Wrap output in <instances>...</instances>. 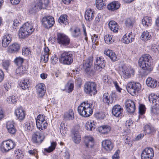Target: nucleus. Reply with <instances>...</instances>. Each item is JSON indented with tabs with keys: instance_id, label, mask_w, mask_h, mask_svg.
Segmentation results:
<instances>
[{
	"instance_id": "f257e3e1",
	"label": "nucleus",
	"mask_w": 159,
	"mask_h": 159,
	"mask_svg": "<svg viewBox=\"0 0 159 159\" xmlns=\"http://www.w3.org/2000/svg\"><path fill=\"white\" fill-rule=\"evenodd\" d=\"M152 61V58L148 54L143 55L139 59V66L144 70V75H147L152 70L151 66Z\"/></svg>"
},
{
	"instance_id": "f03ea898",
	"label": "nucleus",
	"mask_w": 159,
	"mask_h": 159,
	"mask_svg": "<svg viewBox=\"0 0 159 159\" xmlns=\"http://www.w3.org/2000/svg\"><path fill=\"white\" fill-rule=\"evenodd\" d=\"M92 104L88 101L82 103L78 107L77 110L79 113L82 116L87 117L93 113Z\"/></svg>"
},
{
	"instance_id": "7ed1b4c3",
	"label": "nucleus",
	"mask_w": 159,
	"mask_h": 159,
	"mask_svg": "<svg viewBox=\"0 0 159 159\" xmlns=\"http://www.w3.org/2000/svg\"><path fill=\"white\" fill-rule=\"evenodd\" d=\"M34 31V29L32 24L29 23L28 22L23 25L20 28L19 36L21 39H24L31 34Z\"/></svg>"
},
{
	"instance_id": "20e7f679",
	"label": "nucleus",
	"mask_w": 159,
	"mask_h": 159,
	"mask_svg": "<svg viewBox=\"0 0 159 159\" xmlns=\"http://www.w3.org/2000/svg\"><path fill=\"white\" fill-rule=\"evenodd\" d=\"M48 0H40L33 4L30 8L29 12L31 14L35 13L42 9H44L48 5Z\"/></svg>"
},
{
	"instance_id": "39448f33",
	"label": "nucleus",
	"mask_w": 159,
	"mask_h": 159,
	"mask_svg": "<svg viewBox=\"0 0 159 159\" xmlns=\"http://www.w3.org/2000/svg\"><path fill=\"white\" fill-rule=\"evenodd\" d=\"M16 145L15 142L11 140L4 141L0 144V151L3 153H7L14 149Z\"/></svg>"
},
{
	"instance_id": "423d86ee",
	"label": "nucleus",
	"mask_w": 159,
	"mask_h": 159,
	"mask_svg": "<svg viewBox=\"0 0 159 159\" xmlns=\"http://www.w3.org/2000/svg\"><path fill=\"white\" fill-rule=\"evenodd\" d=\"M60 62L64 65H70L73 61V54L70 52H62L59 59Z\"/></svg>"
},
{
	"instance_id": "0eeeda50",
	"label": "nucleus",
	"mask_w": 159,
	"mask_h": 159,
	"mask_svg": "<svg viewBox=\"0 0 159 159\" xmlns=\"http://www.w3.org/2000/svg\"><path fill=\"white\" fill-rule=\"evenodd\" d=\"M46 117L44 115L39 114L36 119V125L37 128L40 130H43L47 128L48 125Z\"/></svg>"
},
{
	"instance_id": "6e6552de",
	"label": "nucleus",
	"mask_w": 159,
	"mask_h": 159,
	"mask_svg": "<svg viewBox=\"0 0 159 159\" xmlns=\"http://www.w3.org/2000/svg\"><path fill=\"white\" fill-rule=\"evenodd\" d=\"M97 85L95 83L88 82L86 83L84 85V91L86 93L92 96L96 93Z\"/></svg>"
},
{
	"instance_id": "1a4fd4ad",
	"label": "nucleus",
	"mask_w": 159,
	"mask_h": 159,
	"mask_svg": "<svg viewBox=\"0 0 159 159\" xmlns=\"http://www.w3.org/2000/svg\"><path fill=\"white\" fill-rule=\"evenodd\" d=\"M120 74L121 76L125 79H128L134 75V71L131 67H127L124 66L120 69Z\"/></svg>"
},
{
	"instance_id": "9d476101",
	"label": "nucleus",
	"mask_w": 159,
	"mask_h": 159,
	"mask_svg": "<svg viewBox=\"0 0 159 159\" xmlns=\"http://www.w3.org/2000/svg\"><path fill=\"white\" fill-rule=\"evenodd\" d=\"M57 39V42L63 46L68 45L70 42V39L68 36L63 33H58Z\"/></svg>"
},
{
	"instance_id": "9b49d317",
	"label": "nucleus",
	"mask_w": 159,
	"mask_h": 159,
	"mask_svg": "<svg viewBox=\"0 0 159 159\" xmlns=\"http://www.w3.org/2000/svg\"><path fill=\"white\" fill-rule=\"evenodd\" d=\"M106 61L103 57H97L96 59L94 68L98 71H101L105 66Z\"/></svg>"
},
{
	"instance_id": "f8f14e48",
	"label": "nucleus",
	"mask_w": 159,
	"mask_h": 159,
	"mask_svg": "<svg viewBox=\"0 0 159 159\" xmlns=\"http://www.w3.org/2000/svg\"><path fill=\"white\" fill-rule=\"evenodd\" d=\"M149 101L152 102L153 105V107L152 108V111L154 112V109H159V97L157 95L154 94H151L148 96Z\"/></svg>"
},
{
	"instance_id": "ddd939ff",
	"label": "nucleus",
	"mask_w": 159,
	"mask_h": 159,
	"mask_svg": "<svg viewBox=\"0 0 159 159\" xmlns=\"http://www.w3.org/2000/svg\"><path fill=\"white\" fill-rule=\"evenodd\" d=\"M153 156V150L152 148H145L141 154L142 159H151Z\"/></svg>"
},
{
	"instance_id": "4468645a",
	"label": "nucleus",
	"mask_w": 159,
	"mask_h": 159,
	"mask_svg": "<svg viewBox=\"0 0 159 159\" xmlns=\"http://www.w3.org/2000/svg\"><path fill=\"white\" fill-rule=\"evenodd\" d=\"M44 139V136L40 132L36 131L32 135V141L34 143L39 144L42 143Z\"/></svg>"
},
{
	"instance_id": "2eb2a0df",
	"label": "nucleus",
	"mask_w": 159,
	"mask_h": 159,
	"mask_svg": "<svg viewBox=\"0 0 159 159\" xmlns=\"http://www.w3.org/2000/svg\"><path fill=\"white\" fill-rule=\"evenodd\" d=\"M43 26L47 28L52 27L55 23L54 18L51 16L44 17L42 19Z\"/></svg>"
},
{
	"instance_id": "dca6fc26",
	"label": "nucleus",
	"mask_w": 159,
	"mask_h": 159,
	"mask_svg": "<svg viewBox=\"0 0 159 159\" xmlns=\"http://www.w3.org/2000/svg\"><path fill=\"white\" fill-rule=\"evenodd\" d=\"M84 143L86 147L88 148L90 152L93 150L94 142L93 138L91 136H85L84 139Z\"/></svg>"
},
{
	"instance_id": "f3484780",
	"label": "nucleus",
	"mask_w": 159,
	"mask_h": 159,
	"mask_svg": "<svg viewBox=\"0 0 159 159\" xmlns=\"http://www.w3.org/2000/svg\"><path fill=\"white\" fill-rule=\"evenodd\" d=\"M123 111V108L120 105H116L112 107V113L115 117H119L122 116Z\"/></svg>"
},
{
	"instance_id": "a211bd4d",
	"label": "nucleus",
	"mask_w": 159,
	"mask_h": 159,
	"mask_svg": "<svg viewBox=\"0 0 159 159\" xmlns=\"http://www.w3.org/2000/svg\"><path fill=\"white\" fill-rule=\"evenodd\" d=\"M36 88L39 97L40 98L43 97L46 92L45 85L42 83H39L37 85Z\"/></svg>"
},
{
	"instance_id": "6ab92c4d",
	"label": "nucleus",
	"mask_w": 159,
	"mask_h": 159,
	"mask_svg": "<svg viewBox=\"0 0 159 159\" xmlns=\"http://www.w3.org/2000/svg\"><path fill=\"white\" fill-rule=\"evenodd\" d=\"M125 106L127 111L129 113L134 112L135 110V103L131 100H127L125 102Z\"/></svg>"
},
{
	"instance_id": "aec40b11",
	"label": "nucleus",
	"mask_w": 159,
	"mask_h": 159,
	"mask_svg": "<svg viewBox=\"0 0 159 159\" xmlns=\"http://www.w3.org/2000/svg\"><path fill=\"white\" fill-rule=\"evenodd\" d=\"M93 60L92 57H89L85 61H84L83 63V68L86 72H89L90 70V68L93 65Z\"/></svg>"
},
{
	"instance_id": "412c9836",
	"label": "nucleus",
	"mask_w": 159,
	"mask_h": 159,
	"mask_svg": "<svg viewBox=\"0 0 159 159\" xmlns=\"http://www.w3.org/2000/svg\"><path fill=\"white\" fill-rule=\"evenodd\" d=\"M20 48V46L17 43H14L10 45L8 48V52L10 53H13L18 51Z\"/></svg>"
},
{
	"instance_id": "4be33fe9",
	"label": "nucleus",
	"mask_w": 159,
	"mask_h": 159,
	"mask_svg": "<svg viewBox=\"0 0 159 159\" xmlns=\"http://www.w3.org/2000/svg\"><path fill=\"white\" fill-rule=\"evenodd\" d=\"M15 113L17 118L19 120H22L24 119L25 114L22 108L20 107L16 109Z\"/></svg>"
},
{
	"instance_id": "5701e85b",
	"label": "nucleus",
	"mask_w": 159,
	"mask_h": 159,
	"mask_svg": "<svg viewBox=\"0 0 159 159\" xmlns=\"http://www.w3.org/2000/svg\"><path fill=\"white\" fill-rule=\"evenodd\" d=\"M103 147L107 151H110L113 149V145L111 141L109 140H106L102 142Z\"/></svg>"
},
{
	"instance_id": "b1692460",
	"label": "nucleus",
	"mask_w": 159,
	"mask_h": 159,
	"mask_svg": "<svg viewBox=\"0 0 159 159\" xmlns=\"http://www.w3.org/2000/svg\"><path fill=\"white\" fill-rule=\"evenodd\" d=\"M11 35L6 34L3 36L2 40V46L4 48L7 47L11 43Z\"/></svg>"
},
{
	"instance_id": "393cba45",
	"label": "nucleus",
	"mask_w": 159,
	"mask_h": 159,
	"mask_svg": "<svg viewBox=\"0 0 159 159\" xmlns=\"http://www.w3.org/2000/svg\"><path fill=\"white\" fill-rule=\"evenodd\" d=\"M94 17V11L91 9H88L85 11V19L90 21L93 20Z\"/></svg>"
},
{
	"instance_id": "a878e982",
	"label": "nucleus",
	"mask_w": 159,
	"mask_h": 159,
	"mask_svg": "<svg viewBox=\"0 0 159 159\" xmlns=\"http://www.w3.org/2000/svg\"><path fill=\"white\" fill-rule=\"evenodd\" d=\"M120 7V3L118 2L113 1L107 6V9L111 11H114L118 9Z\"/></svg>"
},
{
	"instance_id": "bb28decb",
	"label": "nucleus",
	"mask_w": 159,
	"mask_h": 159,
	"mask_svg": "<svg viewBox=\"0 0 159 159\" xmlns=\"http://www.w3.org/2000/svg\"><path fill=\"white\" fill-rule=\"evenodd\" d=\"M14 123L12 121H9L7 124L6 127L8 132L11 134H14L16 130L14 125Z\"/></svg>"
},
{
	"instance_id": "cd10ccee",
	"label": "nucleus",
	"mask_w": 159,
	"mask_h": 159,
	"mask_svg": "<svg viewBox=\"0 0 159 159\" xmlns=\"http://www.w3.org/2000/svg\"><path fill=\"white\" fill-rule=\"evenodd\" d=\"M102 98L103 102L108 104H111L114 102V98L111 96H110L108 93H104Z\"/></svg>"
},
{
	"instance_id": "c85d7f7f",
	"label": "nucleus",
	"mask_w": 159,
	"mask_h": 159,
	"mask_svg": "<svg viewBox=\"0 0 159 159\" xmlns=\"http://www.w3.org/2000/svg\"><path fill=\"white\" fill-rule=\"evenodd\" d=\"M49 50L48 47H45L44 48V51L42 53V55L41 56V59L43 60L45 63L48 61V60L49 55Z\"/></svg>"
},
{
	"instance_id": "c756f323",
	"label": "nucleus",
	"mask_w": 159,
	"mask_h": 159,
	"mask_svg": "<svg viewBox=\"0 0 159 159\" xmlns=\"http://www.w3.org/2000/svg\"><path fill=\"white\" fill-rule=\"evenodd\" d=\"M30 82L27 79H24L20 81L19 85L20 87L23 90L28 89L30 85Z\"/></svg>"
},
{
	"instance_id": "7c9ffc66",
	"label": "nucleus",
	"mask_w": 159,
	"mask_h": 159,
	"mask_svg": "<svg viewBox=\"0 0 159 159\" xmlns=\"http://www.w3.org/2000/svg\"><path fill=\"white\" fill-rule=\"evenodd\" d=\"M108 25L110 29L113 32L115 33L118 32L119 26L115 21H110Z\"/></svg>"
},
{
	"instance_id": "2f4dec72",
	"label": "nucleus",
	"mask_w": 159,
	"mask_h": 159,
	"mask_svg": "<svg viewBox=\"0 0 159 159\" xmlns=\"http://www.w3.org/2000/svg\"><path fill=\"white\" fill-rule=\"evenodd\" d=\"M157 81L151 77H149L146 80L147 86L152 88H155L157 85Z\"/></svg>"
},
{
	"instance_id": "473e14b6",
	"label": "nucleus",
	"mask_w": 159,
	"mask_h": 159,
	"mask_svg": "<svg viewBox=\"0 0 159 159\" xmlns=\"http://www.w3.org/2000/svg\"><path fill=\"white\" fill-rule=\"evenodd\" d=\"M68 16L66 15H61L58 19V22L62 25L65 26L68 24Z\"/></svg>"
},
{
	"instance_id": "72a5a7b5",
	"label": "nucleus",
	"mask_w": 159,
	"mask_h": 159,
	"mask_svg": "<svg viewBox=\"0 0 159 159\" xmlns=\"http://www.w3.org/2000/svg\"><path fill=\"white\" fill-rule=\"evenodd\" d=\"M64 119L65 120H71L74 119L73 111L72 109H70L69 111L66 112L64 114Z\"/></svg>"
},
{
	"instance_id": "f704fd0d",
	"label": "nucleus",
	"mask_w": 159,
	"mask_h": 159,
	"mask_svg": "<svg viewBox=\"0 0 159 159\" xmlns=\"http://www.w3.org/2000/svg\"><path fill=\"white\" fill-rule=\"evenodd\" d=\"M144 128V131L148 134H152L155 133L156 131L154 127L151 125H146Z\"/></svg>"
},
{
	"instance_id": "c9c22d12",
	"label": "nucleus",
	"mask_w": 159,
	"mask_h": 159,
	"mask_svg": "<svg viewBox=\"0 0 159 159\" xmlns=\"http://www.w3.org/2000/svg\"><path fill=\"white\" fill-rule=\"evenodd\" d=\"M152 21L151 17L145 16L142 19V23L144 26L148 27L151 25Z\"/></svg>"
},
{
	"instance_id": "e433bc0d",
	"label": "nucleus",
	"mask_w": 159,
	"mask_h": 159,
	"mask_svg": "<svg viewBox=\"0 0 159 159\" xmlns=\"http://www.w3.org/2000/svg\"><path fill=\"white\" fill-rule=\"evenodd\" d=\"M26 70V69L25 67L22 66H20L16 69V75L18 76H21L25 73Z\"/></svg>"
},
{
	"instance_id": "4c0bfd02",
	"label": "nucleus",
	"mask_w": 159,
	"mask_h": 159,
	"mask_svg": "<svg viewBox=\"0 0 159 159\" xmlns=\"http://www.w3.org/2000/svg\"><path fill=\"white\" fill-rule=\"evenodd\" d=\"M110 127L108 125H103L100 126L98 129V131L102 134H105L110 132Z\"/></svg>"
},
{
	"instance_id": "58836bf2",
	"label": "nucleus",
	"mask_w": 159,
	"mask_h": 159,
	"mask_svg": "<svg viewBox=\"0 0 159 159\" xmlns=\"http://www.w3.org/2000/svg\"><path fill=\"white\" fill-rule=\"evenodd\" d=\"M104 53L108 56L111 60L113 61H115L117 60V57L115 53L111 50H108L107 51H104Z\"/></svg>"
},
{
	"instance_id": "ea45409f",
	"label": "nucleus",
	"mask_w": 159,
	"mask_h": 159,
	"mask_svg": "<svg viewBox=\"0 0 159 159\" xmlns=\"http://www.w3.org/2000/svg\"><path fill=\"white\" fill-rule=\"evenodd\" d=\"M151 38V35L147 31H143L141 36V39L144 41L150 40Z\"/></svg>"
},
{
	"instance_id": "a19ab883",
	"label": "nucleus",
	"mask_w": 159,
	"mask_h": 159,
	"mask_svg": "<svg viewBox=\"0 0 159 159\" xmlns=\"http://www.w3.org/2000/svg\"><path fill=\"white\" fill-rule=\"evenodd\" d=\"M74 136L72 137V139L76 143H79L81 141V137L78 131H75L74 133Z\"/></svg>"
},
{
	"instance_id": "79ce46f5",
	"label": "nucleus",
	"mask_w": 159,
	"mask_h": 159,
	"mask_svg": "<svg viewBox=\"0 0 159 159\" xmlns=\"http://www.w3.org/2000/svg\"><path fill=\"white\" fill-rule=\"evenodd\" d=\"M66 126L67 125H66L64 122H62L61 124L60 130L61 133L63 136L67 133L68 130Z\"/></svg>"
},
{
	"instance_id": "37998d69",
	"label": "nucleus",
	"mask_w": 159,
	"mask_h": 159,
	"mask_svg": "<svg viewBox=\"0 0 159 159\" xmlns=\"http://www.w3.org/2000/svg\"><path fill=\"white\" fill-rule=\"evenodd\" d=\"M134 82H129L126 86V89L128 92L132 95H134Z\"/></svg>"
},
{
	"instance_id": "c03bdc74",
	"label": "nucleus",
	"mask_w": 159,
	"mask_h": 159,
	"mask_svg": "<svg viewBox=\"0 0 159 159\" xmlns=\"http://www.w3.org/2000/svg\"><path fill=\"white\" fill-rule=\"evenodd\" d=\"M106 3L103 0H96V5L97 8L99 10L102 9L104 6H105Z\"/></svg>"
},
{
	"instance_id": "a18cd8bd",
	"label": "nucleus",
	"mask_w": 159,
	"mask_h": 159,
	"mask_svg": "<svg viewBox=\"0 0 159 159\" xmlns=\"http://www.w3.org/2000/svg\"><path fill=\"white\" fill-rule=\"evenodd\" d=\"M123 42L126 44H128L129 43L132 42L134 40V38L133 37H129V36H126L125 34L123 38Z\"/></svg>"
},
{
	"instance_id": "49530a36",
	"label": "nucleus",
	"mask_w": 159,
	"mask_h": 159,
	"mask_svg": "<svg viewBox=\"0 0 159 159\" xmlns=\"http://www.w3.org/2000/svg\"><path fill=\"white\" fill-rule=\"evenodd\" d=\"M112 36L109 34H106L104 37V41L106 43L108 44H111L114 42L112 39Z\"/></svg>"
},
{
	"instance_id": "de8ad7c7",
	"label": "nucleus",
	"mask_w": 159,
	"mask_h": 159,
	"mask_svg": "<svg viewBox=\"0 0 159 159\" xmlns=\"http://www.w3.org/2000/svg\"><path fill=\"white\" fill-rule=\"evenodd\" d=\"M74 86L73 82L72 80L69 81L66 86V89L68 90V92H71L73 89Z\"/></svg>"
},
{
	"instance_id": "09e8293b",
	"label": "nucleus",
	"mask_w": 159,
	"mask_h": 159,
	"mask_svg": "<svg viewBox=\"0 0 159 159\" xmlns=\"http://www.w3.org/2000/svg\"><path fill=\"white\" fill-rule=\"evenodd\" d=\"M57 145L56 142H52L51 143V145L48 148L44 149V151L48 152H50L53 151Z\"/></svg>"
},
{
	"instance_id": "8fccbe9b",
	"label": "nucleus",
	"mask_w": 159,
	"mask_h": 159,
	"mask_svg": "<svg viewBox=\"0 0 159 159\" xmlns=\"http://www.w3.org/2000/svg\"><path fill=\"white\" fill-rule=\"evenodd\" d=\"M135 22V20L134 19L130 18L127 19L125 21L126 26L129 28H132Z\"/></svg>"
},
{
	"instance_id": "3c124183",
	"label": "nucleus",
	"mask_w": 159,
	"mask_h": 159,
	"mask_svg": "<svg viewBox=\"0 0 159 159\" xmlns=\"http://www.w3.org/2000/svg\"><path fill=\"white\" fill-rule=\"evenodd\" d=\"M81 34L80 29L78 27L75 28L72 33V35L73 37L76 38L80 36Z\"/></svg>"
},
{
	"instance_id": "603ef678",
	"label": "nucleus",
	"mask_w": 159,
	"mask_h": 159,
	"mask_svg": "<svg viewBox=\"0 0 159 159\" xmlns=\"http://www.w3.org/2000/svg\"><path fill=\"white\" fill-rule=\"evenodd\" d=\"M134 95L136 94V93H137L139 92L141 89V85L138 82H134Z\"/></svg>"
},
{
	"instance_id": "864d4df0",
	"label": "nucleus",
	"mask_w": 159,
	"mask_h": 159,
	"mask_svg": "<svg viewBox=\"0 0 159 159\" xmlns=\"http://www.w3.org/2000/svg\"><path fill=\"white\" fill-rule=\"evenodd\" d=\"M86 129L88 131H92L95 129L94 124L92 122H87L86 124Z\"/></svg>"
},
{
	"instance_id": "5fc2aeb1",
	"label": "nucleus",
	"mask_w": 159,
	"mask_h": 159,
	"mask_svg": "<svg viewBox=\"0 0 159 159\" xmlns=\"http://www.w3.org/2000/svg\"><path fill=\"white\" fill-rule=\"evenodd\" d=\"M24 127L25 129L27 131H32L33 129L32 123H30V121L26 122L25 123Z\"/></svg>"
},
{
	"instance_id": "6e6d98bb",
	"label": "nucleus",
	"mask_w": 159,
	"mask_h": 159,
	"mask_svg": "<svg viewBox=\"0 0 159 159\" xmlns=\"http://www.w3.org/2000/svg\"><path fill=\"white\" fill-rule=\"evenodd\" d=\"M14 152L17 159H21L22 158L23 155L22 152L21 150L19 149L16 150Z\"/></svg>"
},
{
	"instance_id": "4d7b16f0",
	"label": "nucleus",
	"mask_w": 159,
	"mask_h": 159,
	"mask_svg": "<svg viewBox=\"0 0 159 159\" xmlns=\"http://www.w3.org/2000/svg\"><path fill=\"white\" fill-rule=\"evenodd\" d=\"M62 155L64 157V159H69L70 158V155L68 150L66 149H64Z\"/></svg>"
},
{
	"instance_id": "13d9d810",
	"label": "nucleus",
	"mask_w": 159,
	"mask_h": 159,
	"mask_svg": "<svg viewBox=\"0 0 159 159\" xmlns=\"http://www.w3.org/2000/svg\"><path fill=\"white\" fill-rule=\"evenodd\" d=\"M23 59L20 57L16 58L14 60L15 63L17 65H21L23 63Z\"/></svg>"
},
{
	"instance_id": "bf43d9fd",
	"label": "nucleus",
	"mask_w": 159,
	"mask_h": 159,
	"mask_svg": "<svg viewBox=\"0 0 159 159\" xmlns=\"http://www.w3.org/2000/svg\"><path fill=\"white\" fill-rule=\"evenodd\" d=\"M103 80L105 83L109 84L111 83L112 80L107 75H105L103 77Z\"/></svg>"
},
{
	"instance_id": "052dcab7",
	"label": "nucleus",
	"mask_w": 159,
	"mask_h": 159,
	"mask_svg": "<svg viewBox=\"0 0 159 159\" xmlns=\"http://www.w3.org/2000/svg\"><path fill=\"white\" fill-rule=\"evenodd\" d=\"M10 64V61L9 60H5L3 61L2 65L4 69L6 70H7Z\"/></svg>"
},
{
	"instance_id": "680f3d73",
	"label": "nucleus",
	"mask_w": 159,
	"mask_h": 159,
	"mask_svg": "<svg viewBox=\"0 0 159 159\" xmlns=\"http://www.w3.org/2000/svg\"><path fill=\"white\" fill-rule=\"evenodd\" d=\"M145 106L143 104H140L139 107V113L141 115L145 113Z\"/></svg>"
},
{
	"instance_id": "e2e57ef3",
	"label": "nucleus",
	"mask_w": 159,
	"mask_h": 159,
	"mask_svg": "<svg viewBox=\"0 0 159 159\" xmlns=\"http://www.w3.org/2000/svg\"><path fill=\"white\" fill-rule=\"evenodd\" d=\"M20 22L19 20H18L17 19H16L14 20L13 21V28L15 29H16L19 26Z\"/></svg>"
},
{
	"instance_id": "0e129e2a",
	"label": "nucleus",
	"mask_w": 159,
	"mask_h": 159,
	"mask_svg": "<svg viewBox=\"0 0 159 159\" xmlns=\"http://www.w3.org/2000/svg\"><path fill=\"white\" fill-rule=\"evenodd\" d=\"M120 151L119 150H117L115 152L114 154L112 156V159H118L120 158L119 154Z\"/></svg>"
},
{
	"instance_id": "69168bd1",
	"label": "nucleus",
	"mask_w": 159,
	"mask_h": 159,
	"mask_svg": "<svg viewBox=\"0 0 159 159\" xmlns=\"http://www.w3.org/2000/svg\"><path fill=\"white\" fill-rule=\"evenodd\" d=\"M22 53L23 55H27L30 53V51L29 48H23L22 50Z\"/></svg>"
},
{
	"instance_id": "338daca9",
	"label": "nucleus",
	"mask_w": 159,
	"mask_h": 159,
	"mask_svg": "<svg viewBox=\"0 0 159 159\" xmlns=\"http://www.w3.org/2000/svg\"><path fill=\"white\" fill-rule=\"evenodd\" d=\"M10 99L11 100V102L12 103H15L17 100V98L14 96H11L9 97L8 99L9 101H10Z\"/></svg>"
},
{
	"instance_id": "774afa93",
	"label": "nucleus",
	"mask_w": 159,
	"mask_h": 159,
	"mask_svg": "<svg viewBox=\"0 0 159 159\" xmlns=\"http://www.w3.org/2000/svg\"><path fill=\"white\" fill-rule=\"evenodd\" d=\"M29 153L30 154L34 155L37 158H38L37 156V151L36 149H34L33 150H30L28 151Z\"/></svg>"
}]
</instances>
